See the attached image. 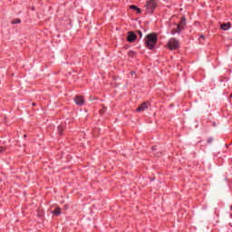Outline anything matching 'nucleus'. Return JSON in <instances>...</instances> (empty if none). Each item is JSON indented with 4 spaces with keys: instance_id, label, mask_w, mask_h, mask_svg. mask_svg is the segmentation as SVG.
Returning <instances> with one entry per match:
<instances>
[{
    "instance_id": "nucleus-8",
    "label": "nucleus",
    "mask_w": 232,
    "mask_h": 232,
    "mask_svg": "<svg viewBox=\"0 0 232 232\" xmlns=\"http://www.w3.org/2000/svg\"><path fill=\"white\" fill-rule=\"evenodd\" d=\"M231 24H221V30H229V25H230Z\"/></svg>"
},
{
    "instance_id": "nucleus-18",
    "label": "nucleus",
    "mask_w": 232,
    "mask_h": 232,
    "mask_svg": "<svg viewBox=\"0 0 232 232\" xmlns=\"http://www.w3.org/2000/svg\"><path fill=\"white\" fill-rule=\"evenodd\" d=\"M101 111V113H102L103 111Z\"/></svg>"
},
{
    "instance_id": "nucleus-5",
    "label": "nucleus",
    "mask_w": 232,
    "mask_h": 232,
    "mask_svg": "<svg viewBox=\"0 0 232 232\" xmlns=\"http://www.w3.org/2000/svg\"><path fill=\"white\" fill-rule=\"evenodd\" d=\"M137 39V35L133 32H129V34L127 36V41L129 43H134L135 40Z\"/></svg>"
},
{
    "instance_id": "nucleus-19",
    "label": "nucleus",
    "mask_w": 232,
    "mask_h": 232,
    "mask_svg": "<svg viewBox=\"0 0 232 232\" xmlns=\"http://www.w3.org/2000/svg\"><path fill=\"white\" fill-rule=\"evenodd\" d=\"M130 53H133V52H130Z\"/></svg>"
},
{
    "instance_id": "nucleus-9",
    "label": "nucleus",
    "mask_w": 232,
    "mask_h": 232,
    "mask_svg": "<svg viewBox=\"0 0 232 232\" xmlns=\"http://www.w3.org/2000/svg\"><path fill=\"white\" fill-rule=\"evenodd\" d=\"M53 215H61V208H57L53 211Z\"/></svg>"
},
{
    "instance_id": "nucleus-4",
    "label": "nucleus",
    "mask_w": 232,
    "mask_h": 232,
    "mask_svg": "<svg viewBox=\"0 0 232 232\" xmlns=\"http://www.w3.org/2000/svg\"><path fill=\"white\" fill-rule=\"evenodd\" d=\"M180 46V42L177 38H170L167 44L169 50H177Z\"/></svg>"
},
{
    "instance_id": "nucleus-7",
    "label": "nucleus",
    "mask_w": 232,
    "mask_h": 232,
    "mask_svg": "<svg viewBox=\"0 0 232 232\" xmlns=\"http://www.w3.org/2000/svg\"><path fill=\"white\" fill-rule=\"evenodd\" d=\"M145 110H148V102H143L137 108V111H145Z\"/></svg>"
},
{
    "instance_id": "nucleus-17",
    "label": "nucleus",
    "mask_w": 232,
    "mask_h": 232,
    "mask_svg": "<svg viewBox=\"0 0 232 232\" xmlns=\"http://www.w3.org/2000/svg\"><path fill=\"white\" fill-rule=\"evenodd\" d=\"M200 38H201V39H204V35H201Z\"/></svg>"
},
{
    "instance_id": "nucleus-3",
    "label": "nucleus",
    "mask_w": 232,
    "mask_h": 232,
    "mask_svg": "<svg viewBox=\"0 0 232 232\" xmlns=\"http://www.w3.org/2000/svg\"><path fill=\"white\" fill-rule=\"evenodd\" d=\"M155 8H157V1L149 0L145 5L146 14H153Z\"/></svg>"
},
{
    "instance_id": "nucleus-16",
    "label": "nucleus",
    "mask_w": 232,
    "mask_h": 232,
    "mask_svg": "<svg viewBox=\"0 0 232 232\" xmlns=\"http://www.w3.org/2000/svg\"><path fill=\"white\" fill-rule=\"evenodd\" d=\"M208 143L213 142V139H208Z\"/></svg>"
},
{
    "instance_id": "nucleus-14",
    "label": "nucleus",
    "mask_w": 232,
    "mask_h": 232,
    "mask_svg": "<svg viewBox=\"0 0 232 232\" xmlns=\"http://www.w3.org/2000/svg\"><path fill=\"white\" fill-rule=\"evenodd\" d=\"M138 34H139V35H140V39H142V32L138 31Z\"/></svg>"
},
{
    "instance_id": "nucleus-6",
    "label": "nucleus",
    "mask_w": 232,
    "mask_h": 232,
    "mask_svg": "<svg viewBox=\"0 0 232 232\" xmlns=\"http://www.w3.org/2000/svg\"><path fill=\"white\" fill-rule=\"evenodd\" d=\"M74 102L78 106H82V104H84V98H82V96H76L74 98Z\"/></svg>"
},
{
    "instance_id": "nucleus-2",
    "label": "nucleus",
    "mask_w": 232,
    "mask_h": 232,
    "mask_svg": "<svg viewBox=\"0 0 232 232\" xmlns=\"http://www.w3.org/2000/svg\"><path fill=\"white\" fill-rule=\"evenodd\" d=\"M185 27H186V16H182L180 23H179L178 24H176L175 27L172 28L170 34L172 35H175V34H180V33L184 30Z\"/></svg>"
},
{
    "instance_id": "nucleus-10",
    "label": "nucleus",
    "mask_w": 232,
    "mask_h": 232,
    "mask_svg": "<svg viewBox=\"0 0 232 232\" xmlns=\"http://www.w3.org/2000/svg\"><path fill=\"white\" fill-rule=\"evenodd\" d=\"M12 24H19V23H21V19L19 18H16V19H14L12 20Z\"/></svg>"
},
{
    "instance_id": "nucleus-1",
    "label": "nucleus",
    "mask_w": 232,
    "mask_h": 232,
    "mask_svg": "<svg viewBox=\"0 0 232 232\" xmlns=\"http://www.w3.org/2000/svg\"><path fill=\"white\" fill-rule=\"evenodd\" d=\"M157 41L159 38L157 37V34H150L145 37V44L149 50H153L155 48V44H157Z\"/></svg>"
},
{
    "instance_id": "nucleus-11",
    "label": "nucleus",
    "mask_w": 232,
    "mask_h": 232,
    "mask_svg": "<svg viewBox=\"0 0 232 232\" xmlns=\"http://www.w3.org/2000/svg\"><path fill=\"white\" fill-rule=\"evenodd\" d=\"M64 130V128H63V126H59L58 127V132L60 135H63V130Z\"/></svg>"
},
{
    "instance_id": "nucleus-13",
    "label": "nucleus",
    "mask_w": 232,
    "mask_h": 232,
    "mask_svg": "<svg viewBox=\"0 0 232 232\" xmlns=\"http://www.w3.org/2000/svg\"><path fill=\"white\" fill-rule=\"evenodd\" d=\"M5 150H6L5 147H0V153H4Z\"/></svg>"
},
{
    "instance_id": "nucleus-12",
    "label": "nucleus",
    "mask_w": 232,
    "mask_h": 232,
    "mask_svg": "<svg viewBox=\"0 0 232 232\" xmlns=\"http://www.w3.org/2000/svg\"><path fill=\"white\" fill-rule=\"evenodd\" d=\"M130 10H135V11H137L139 9V7H137V5H130Z\"/></svg>"
},
{
    "instance_id": "nucleus-15",
    "label": "nucleus",
    "mask_w": 232,
    "mask_h": 232,
    "mask_svg": "<svg viewBox=\"0 0 232 232\" xmlns=\"http://www.w3.org/2000/svg\"><path fill=\"white\" fill-rule=\"evenodd\" d=\"M136 12H137V14H140L142 12V10H140V8L138 7Z\"/></svg>"
}]
</instances>
